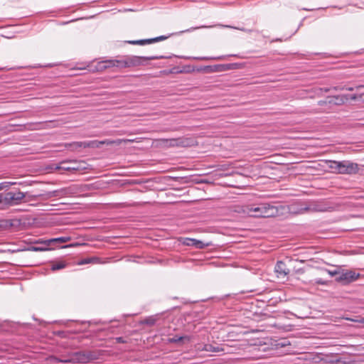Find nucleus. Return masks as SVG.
<instances>
[{"label":"nucleus","mask_w":364,"mask_h":364,"mask_svg":"<svg viewBox=\"0 0 364 364\" xmlns=\"http://www.w3.org/2000/svg\"><path fill=\"white\" fill-rule=\"evenodd\" d=\"M245 212L250 216L256 218L275 217L279 214L277 208L269 203H261L257 207H247Z\"/></svg>","instance_id":"obj_1"},{"label":"nucleus","mask_w":364,"mask_h":364,"mask_svg":"<svg viewBox=\"0 0 364 364\" xmlns=\"http://www.w3.org/2000/svg\"><path fill=\"white\" fill-rule=\"evenodd\" d=\"M157 144L166 146H188L192 144L193 140L188 138H177V139H160L156 140Z\"/></svg>","instance_id":"obj_2"},{"label":"nucleus","mask_w":364,"mask_h":364,"mask_svg":"<svg viewBox=\"0 0 364 364\" xmlns=\"http://www.w3.org/2000/svg\"><path fill=\"white\" fill-rule=\"evenodd\" d=\"M24 198L25 194L21 191H10L3 194L4 204L7 205H18Z\"/></svg>","instance_id":"obj_3"},{"label":"nucleus","mask_w":364,"mask_h":364,"mask_svg":"<svg viewBox=\"0 0 364 364\" xmlns=\"http://www.w3.org/2000/svg\"><path fill=\"white\" fill-rule=\"evenodd\" d=\"M361 275L359 273L355 272L353 270H347L342 272L339 274V276L336 278V281L341 282L343 284H350L354 281H356L360 278Z\"/></svg>","instance_id":"obj_4"},{"label":"nucleus","mask_w":364,"mask_h":364,"mask_svg":"<svg viewBox=\"0 0 364 364\" xmlns=\"http://www.w3.org/2000/svg\"><path fill=\"white\" fill-rule=\"evenodd\" d=\"M127 60V67L132 68L137 67L143 65L144 60H150L161 58L162 56H150V57H144V56H125Z\"/></svg>","instance_id":"obj_5"},{"label":"nucleus","mask_w":364,"mask_h":364,"mask_svg":"<svg viewBox=\"0 0 364 364\" xmlns=\"http://www.w3.org/2000/svg\"><path fill=\"white\" fill-rule=\"evenodd\" d=\"M358 165L348 161H341L340 174H355L358 171Z\"/></svg>","instance_id":"obj_6"},{"label":"nucleus","mask_w":364,"mask_h":364,"mask_svg":"<svg viewBox=\"0 0 364 364\" xmlns=\"http://www.w3.org/2000/svg\"><path fill=\"white\" fill-rule=\"evenodd\" d=\"M135 141V139H118L116 140H105V141H92V147H99L101 144L107 145H117L119 146L122 144H127Z\"/></svg>","instance_id":"obj_7"},{"label":"nucleus","mask_w":364,"mask_h":364,"mask_svg":"<svg viewBox=\"0 0 364 364\" xmlns=\"http://www.w3.org/2000/svg\"><path fill=\"white\" fill-rule=\"evenodd\" d=\"M183 243L185 245L193 246L197 249H204L213 245L210 241H203L194 238H185Z\"/></svg>","instance_id":"obj_8"},{"label":"nucleus","mask_w":364,"mask_h":364,"mask_svg":"<svg viewBox=\"0 0 364 364\" xmlns=\"http://www.w3.org/2000/svg\"><path fill=\"white\" fill-rule=\"evenodd\" d=\"M168 37L165 36H160L159 37L153 38H149V39H144V40H138V41H129L128 43L132 45H140L144 46L146 44H151L153 43H156L161 41L166 40Z\"/></svg>","instance_id":"obj_9"},{"label":"nucleus","mask_w":364,"mask_h":364,"mask_svg":"<svg viewBox=\"0 0 364 364\" xmlns=\"http://www.w3.org/2000/svg\"><path fill=\"white\" fill-rule=\"evenodd\" d=\"M275 272L277 274V277L284 278L289 274V269L284 262L278 261L275 266Z\"/></svg>","instance_id":"obj_10"},{"label":"nucleus","mask_w":364,"mask_h":364,"mask_svg":"<svg viewBox=\"0 0 364 364\" xmlns=\"http://www.w3.org/2000/svg\"><path fill=\"white\" fill-rule=\"evenodd\" d=\"M70 240V237H55L52 238L50 240H44V241H36V243H41V244H45L46 245L48 246L51 244L54 243H65Z\"/></svg>","instance_id":"obj_11"},{"label":"nucleus","mask_w":364,"mask_h":364,"mask_svg":"<svg viewBox=\"0 0 364 364\" xmlns=\"http://www.w3.org/2000/svg\"><path fill=\"white\" fill-rule=\"evenodd\" d=\"M328 103H333L336 105H341L345 104L348 100V95H340L329 97Z\"/></svg>","instance_id":"obj_12"},{"label":"nucleus","mask_w":364,"mask_h":364,"mask_svg":"<svg viewBox=\"0 0 364 364\" xmlns=\"http://www.w3.org/2000/svg\"><path fill=\"white\" fill-rule=\"evenodd\" d=\"M112 68H126L127 67V60L126 57H123L120 60H110Z\"/></svg>","instance_id":"obj_13"},{"label":"nucleus","mask_w":364,"mask_h":364,"mask_svg":"<svg viewBox=\"0 0 364 364\" xmlns=\"http://www.w3.org/2000/svg\"><path fill=\"white\" fill-rule=\"evenodd\" d=\"M111 68L112 65L110 60L98 62L97 64L95 65L97 71H102L104 70Z\"/></svg>","instance_id":"obj_14"},{"label":"nucleus","mask_w":364,"mask_h":364,"mask_svg":"<svg viewBox=\"0 0 364 364\" xmlns=\"http://www.w3.org/2000/svg\"><path fill=\"white\" fill-rule=\"evenodd\" d=\"M328 164V168H330L333 173L340 174L341 161H330Z\"/></svg>","instance_id":"obj_15"},{"label":"nucleus","mask_w":364,"mask_h":364,"mask_svg":"<svg viewBox=\"0 0 364 364\" xmlns=\"http://www.w3.org/2000/svg\"><path fill=\"white\" fill-rule=\"evenodd\" d=\"M58 169H62L64 171H70V170H75L77 168L69 166L67 165L66 162H62L57 167Z\"/></svg>","instance_id":"obj_16"},{"label":"nucleus","mask_w":364,"mask_h":364,"mask_svg":"<svg viewBox=\"0 0 364 364\" xmlns=\"http://www.w3.org/2000/svg\"><path fill=\"white\" fill-rule=\"evenodd\" d=\"M65 267V264L63 262H58L53 264L51 267V269L53 271L59 270L63 269Z\"/></svg>","instance_id":"obj_17"},{"label":"nucleus","mask_w":364,"mask_h":364,"mask_svg":"<svg viewBox=\"0 0 364 364\" xmlns=\"http://www.w3.org/2000/svg\"><path fill=\"white\" fill-rule=\"evenodd\" d=\"M53 359L58 363H70L74 360V358H58L56 357L53 358Z\"/></svg>","instance_id":"obj_18"},{"label":"nucleus","mask_w":364,"mask_h":364,"mask_svg":"<svg viewBox=\"0 0 364 364\" xmlns=\"http://www.w3.org/2000/svg\"><path fill=\"white\" fill-rule=\"evenodd\" d=\"M46 250H47L46 247H35V246H32V247L27 248V250L33 251V252H41V251Z\"/></svg>","instance_id":"obj_19"},{"label":"nucleus","mask_w":364,"mask_h":364,"mask_svg":"<svg viewBox=\"0 0 364 364\" xmlns=\"http://www.w3.org/2000/svg\"><path fill=\"white\" fill-rule=\"evenodd\" d=\"M184 340L189 341V338L188 336H181V337H175L172 338L173 342L183 341Z\"/></svg>","instance_id":"obj_20"},{"label":"nucleus","mask_w":364,"mask_h":364,"mask_svg":"<svg viewBox=\"0 0 364 364\" xmlns=\"http://www.w3.org/2000/svg\"><path fill=\"white\" fill-rule=\"evenodd\" d=\"M205 350L207 351H215V352L220 351L219 348H214L211 345L205 346Z\"/></svg>","instance_id":"obj_21"},{"label":"nucleus","mask_w":364,"mask_h":364,"mask_svg":"<svg viewBox=\"0 0 364 364\" xmlns=\"http://www.w3.org/2000/svg\"><path fill=\"white\" fill-rule=\"evenodd\" d=\"M333 90H348V91H353L354 89H353V87H333Z\"/></svg>","instance_id":"obj_22"},{"label":"nucleus","mask_w":364,"mask_h":364,"mask_svg":"<svg viewBox=\"0 0 364 364\" xmlns=\"http://www.w3.org/2000/svg\"><path fill=\"white\" fill-rule=\"evenodd\" d=\"M8 184L6 181L2 182L0 183V190H2L5 188H8Z\"/></svg>","instance_id":"obj_23"},{"label":"nucleus","mask_w":364,"mask_h":364,"mask_svg":"<svg viewBox=\"0 0 364 364\" xmlns=\"http://www.w3.org/2000/svg\"><path fill=\"white\" fill-rule=\"evenodd\" d=\"M315 283L316 284H326V282L325 281H323L322 279H317L315 280Z\"/></svg>","instance_id":"obj_24"},{"label":"nucleus","mask_w":364,"mask_h":364,"mask_svg":"<svg viewBox=\"0 0 364 364\" xmlns=\"http://www.w3.org/2000/svg\"><path fill=\"white\" fill-rule=\"evenodd\" d=\"M327 272L331 275V276H335V275H337L339 273L337 272V271H330V270H328Z\"/></svg>","instance_id":"obj_25"},{"label":"nucleus","mask_w":364,"mask_h":364,"mask_svg":"<svg viewBox=\"0 0 364 364\" xmlns=\"http://www.w3.org/2000/svg\"><path fill=\"white\" fill-rule=\"evenodd\" d=\"M358 98V96L356 95H350V97H348V100H357Z\"/></svg>","instance_id":"obj_26"},{"label":"nucleus","mask_w":364,"mask_h":364,"mask_svg":"<svg viewBox=\"0 0 364 364\" xmlns=\"http://www.w3.org/2000/svg\"><path fill=\"white\" fill-rule=\"evenodd\" d=\"M100 260L99 258L92 257V263H99Z\"/></svg>","instance_id":"obj_27"},{"label":"nucleus","mask_w":364,"mask_h":364,"mask_svg":"<svg viewBox=\"0 0 364 364\" xmlns=\"http://www.w3.org/2000/svg\"><path fill=\"white\" fill-rule=\"evenodd\" d=\"M237 64H232L228 66V68H237Z\"/></svg>","instance_id":"obj_28"},{"label":"nucleus","mask_w":364,"mask_h":364,"mask_svg":"<svg viewBox=\"0 0 364 364\" xmlns=\"http://www.w3.org/2000/svg\"><path fill=\"white\" fill-rule=\"evenodd\" d=\"M326 101L321 100V101L318 102V105H326Z\"/></svg>","instance_id":"obj_29"},{"label":"nucleus","mask_w":364,"mask_h":364,"mask_svg":"<svg viewBox=\"0 0 364 364\" xmlns=\"http://www.w3.org/2000/svg\"><path fill=\"white\" fill-rule=\"evenodd\" d=\"M8 184V187H9L10 186H12V185H15L16 183V182H9V181H6Z\"/></svg>","instance_id":"obj_30"},{"label":"nucleus","mask_w":364,"mask_h":364,"mask_svg":"<svg viewBox=\"0 0 364 364\" xmlns=\"http://www.w3.org/2000/svg\"><path fill=\"white\" fill-rule=\"evenodd\" d=\"M0 203H4L3 194H0Z\"/></svg>","instance_id":"obj_31"},{"label":"nucleus","mask_w":364,"mask_h":364,"mask_svg":"<svg viewBox=\"0 0 364 364\" xmlns=\"http://www.w3.org/2000/svg\"><path fill=\"white\" fill-rule=\"evenodd\" d=\"M90 261H91V259H87L85 260V262H80V264L89 263Z\"/></svg>","instance_id":"obj_32"},{"label":"nucleus","mask_w":364,"mask_h":364,"mask_svg":"<svg viewBox=\"0 0 364 364\" xmlns=\"http://www.w3.org/2000/svg\"><path fill=\"white\" fill-rule=\"evenodd\" d=\"M117 341L119 343H123V342H124V341H123V340H122V338H121V337H120V338H117Z\"/></svg>","instance_id":"obj_33"},{"label":"nucleus","mask_w":364,"mask_h":364,"mask_svg":"<svg viewBox=\"0 0 364 364\" xmlns=\"http://www.w3.org/2000/svg\"><path fill=\"white\" fill-rule=\"evenodd\" d=\"M361 87H363L364 88V85H358V87H356V88H361Z\"/></svg>","instance_id":"obj_34"},{"label":"nucleus","mask_w":364,"mask_h":364,"mask_svg":"<svg viewBox=\"0 0 364 364\" xmlns=\"http://www.w3.org/2000/svg\"><path fill=\"white\" fill-rule=\"evenodd\" d=\"M346 319H347V320H350V318H347ZM350 321H353V319H350Z\"/></svg>","instance_id":"obj_35"}]
</instances>
